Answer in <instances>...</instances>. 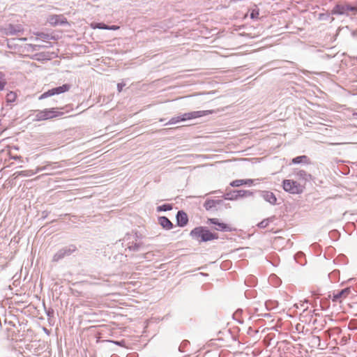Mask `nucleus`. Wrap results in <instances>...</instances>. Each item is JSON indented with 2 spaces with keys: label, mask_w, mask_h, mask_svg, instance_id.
Here are the masks:
<instances>
[{
  "label": "nucleus",
  "mask_w": 357,
  "mask_h": 357,
  "mask_svg": "<svg viewBox=\"0 0 357 357\" xmlns=\"http://www.w3.org/2000/svg\"><path fill=\"white\" fill-rule=\"evenodd\" d=\"M326 281H327V282H328V283H329V282H330V280H329V279H328V278H327V279H326Z\"/></svg>",
  "instance_id": "obj_56"
},
{
  "label": "nucleus",
  "mask_w": 357,
  "mask_h": 357,
  "mask_svg": "<svg viewBox=\"0 0 357 357\" xmlns=\"http://www.w3.org/2000/svg\"><path fill=\"white\" fill-rule=\"evenodd\" d=\"M36 173H37L36 170L35 172H33L32 170H26V171L20 172L19 173V175L24 176H31L36 174Z\"/></svg>",
  "instance_id": "obj_38"
},
{
  "label": "nucleus",
  "mask_w": 357,
  "mask_h": 357,
  "mask_svg": "<svg viewBox=\"0 0 357 357\" xmlns=\"http://www.w3.org/2000/svg\"><path fill=\"white\" fill-rule=\"evenodd\" d=\"M215 211L221 210L223 207L227 208L229 204H225L222 199H215Z\"/></svg>",
  "instance_id": "obj_32"
},
{
  "label": "nucleus",
  "mask_w": 357,
  "mask_h": 357,
  "mask_svg": "<svg viewBox=\"0 0 357 357\" xmlns=\"http://www.w3.org/2000/svg\"><path fill=\"white\" fill-rule=\"evenodd\" d=\"M24 31V29L20 24H9L7 27L5 28V33L8 36H15Z\"/></svg>",
  "instance_id": "obj_16"
},
{
  "label": "nucleus",
  "mask_w": 357,
  "mask_h": 357,
  "mask_svg": "<svg viewBox=\"0 0 357 357\" xmlns=\"http://www.w3.org/2000/svg\"><path fill=\"white\" fill-rule=\"evenodd\" d=\"M313 248H314V252H315V250H316V244L315 243H314Z\"/></svg>",
  "instance_id": "obj_53"
},
{
  "label": "nucleus",
  "mask_w": 357,
  "mask_h": 357,
  "mask_svg": "<svg viewBox=\"0 0 357 357\" xmlns=\"http://www.w3.org/2000/svg\"><path fill=\"white\" fill-rule=\"evenodd\" d=\"M158 223L165 230H170L174 228V224L166 216H159L158 218Z\"/></svg>",
  "instance_id": "obj_17"
},
{
  "label": "nucleus",
  "mask_w": 357,
  "mask_h": 357,
  "mask_svg": "<svg viewBox=\"0 0 357 357\" xmlns=\"http://www.w3.org/2000/svg\"><path fill=\"white\" fill-rule=\"evenodd\" d=\"M265 305L268 310H271L278 307V303L276 301H267Z\"/></svg>",
  "instance_id": "obj_30"
},
{
  "label": "nucleus",
  "mask_w": 357,
  "mask_h": 357,
  "mask_svg": "<svg viewBox=\"0 0 357 357\" xmlns=\"http://www.w3.org/2000/svg\"><path fill=\"white\" fill-rule=\"evenodd\" d=\"M34 34L37 36V38H36V40L38 38L42 39L43 40H54L55 39L54 36H52L51 34L44 33V32H36Z\"/></svg>",
  "instance_id": "obj_26"
},
{
  "label": "nucleus",
  "mask_w": 357,
  "mask_h": 357,
  "mask_svg": "<svg viewBox=\"0 0 357 357\" xmlns=\"http://www.w3.org/2000/svg\"><path fill=\"white\" fill-rule=\"evenodd\" d=\"M142 245V243H137L136 241H134L130 245H128L127 248L132 252H138Z\"/></svg>",
  "instance_id": "obj_27"
},
{
  "label": "nucleus",
  "mask_w": 357,
  "mask_h": 357,
  "mask_svg": "<svg viewBox=\"0 0 357 357\" xmlns=\"http://www.w3.org/2000/svg\"><path fill=\"white\" fill-rule=\"evenodd\" d=\"M331 13L335 15H345L352 17L357 15V6L344 2L337 3L332 9Z\"/></svg>",
  "instance_id": "obj_3"
},
{
  "label": "nucleus",
  "mask_w": 357,
  "mask_h": 357,
  "mask_svg": "<svg viewBox=\"0 0 357 357\" xmlns=\"http://www.w3.org/2000/svg\"><path fill=\"white\" fill-rule=\"evenodd\" d=\"M107 26H108L107 24H106L103 22H93L91 24V27L93 29L107 30Z\"/></svg>",
  "instance_id": "obj_33"
},
{
  "label": "nucleus",
  "mask_w": 357,
  "mask_h": 357,
  "mask_svg": "<svg viewBox=\"0 0 357 357\" xmlns=\"http://www.w3.org/2000/svg\"><path fill=\"white\" fill-rule=\"evenodd\" d=\"M208 224H211L215 225L214 229L220 231H234L235 229L229 226V225L220 222L218 218H208L207 220Z\"/></svg>",
  "instance_id": "obj_10"
},
{
  "label": "nucleus",
  "mask_w": 357,
  "mask_h": 357,
  "mask_svg": "<svg viewBox=\"0 0 357 357\" xmlns=\"http://www.w3.org/2000/svg\"><path fill=\"white\" fill-rule=\"evenodd\" d=\"M68 215H70L68 213L61 214V215H59V218H63V217L68 216Z\"/></svg>",
  "instance_id": "obj_49"
},
{
  "label": "nucleus",
  "mask_w": 357,
  "mask_h": 357,
  "mask_svg": "<svg viewBox=\"0 0 357 357\" xmlns=\"http://www.w3.org/2000/svg\"><path fill=\"white\" fill-rule=\"evenodd\" d=\"M190 345V342L187 340H183L178 347L180 352L184 353L186 351V348Z\"/></svg>",
  "instance_id": "obj_34"
},
{
  "label": "nucleus",
  "mask_w": 357,
  "mask_h": 357,
  "mask_svg": "<svg viewBox=\"0 0 357 357\" xmlns=\"http://www.w3.org/2000/svg\"><path fill=\"white\" fill-rule=\"evenodd\" d=\"M50 24L53 26L63 25L68 24L67 20L61 15H51L48 20Z\"/></svg>",
  "instance_id": "obj_18"
},
{
  "label": "nucleus",
  "mask_w": 357,
  "mask_h": 357,
  "mask_svg": "<svg viewBox=\"0 0 357 357\" xmlns=\"http://www.w3.org/2000/svg\"><path fill=\"white\" fill-rule=\"evenodd\" d=\"M253 194V192L247 190H234L225 193L222 197L225 199L236 200L239 198L252 196Z\"/></svg>",
  "instance_id": "obj_6"
},
{
  "label": "nucleus",
  "mask_w": 357,
  "mask_h": 357,
  "mask_svg": "<svg viewBox=\"0 0 357 357\" xmlns=\"http://www.w3.org/2000/svg\"><path fill=\"white\" fill-rule=\"evenodd\" d=\"M53 312H53V310H52L51 311H50V310H49L48 312H47V315L48 317H50V316H51V314H53Z\"/></svg>",
  "instance_id": "obj_50"
},
{
  "label": "nucleus",
  "mask_w": 357,
  "mask_h": 357,
  "mask_svg": "<svg viewBox=\"0 0 357 357\" xmlns=\"http://www.w3.org/2000/svg\"><path fill=\"white\" fill-rule=\"evenodd\" d=\"M71 88V85L69 84H64L62 86H56L52 88L51 89L47 90V91L43 93L39 97V100H43L48 97L59 95L65 92L68 91Z\"/></svg>",
  "instance_id": "obj_7"
},
{
  "label": "nucleus",
  "mask_w": 357,
  "mask_h": 357,
  "mask_svg": "<svg viewBox=\"0 0 357 357\" xmlns=\"http://www.w3.org/2000/svg\"><path fill=\"white\" fill-rule=\"evenodd\" d=\"M36 56H41V57H43L42 58L43 59H50V57L49 58L45 57V53H40V54H36Z\"/></svg>",
  "instance_id": "obj_48"
},
{
  "label": "nucleus",
  "mask_w": 357,
  "mask_h": 357,
  "mask_svg": "<svg viewBox=\"0 0 357 357\" xmlns=\"http://www.w3.org/2000/svg\"><path fill=\"white\" fill-rule=\"evenodd\" d=\"M28 46L31 49L32 51H38L40 48H43L45 45L29 44Z\"/></svg>",
  "instance_id": "obj_41"
},
{
  "label": "nucleus",
  "mask_w": 357,
  "mask_h": 357,
  "mask_svg": "<svg viewBox=\"0 0 357 357\" xmlns=\"http://www.w3.org/2000/svg\"><path fill=\"white\" fill-rule=\"evenodd\" d=\"M326 291L327 288L317 287L315 289L314 287V314L315 317L319 316L315 313L316 311L326 309L329 305L328 298H331V295L328 294L327 297L325 296Z\"/></svg>",
  "instance_id": "obj_2"
},
{
  "label": "nucleus",
  "mask_w": 357,
  "mask_h": 357,
  "mask_svg": "<svg viewBox=\"0 0 357 357\" xmlns=\"http://www.w3.org/2000/svg\"><path fill=\"white\" fill-rule=\"evenodd\" d=\"M204 207L206 211H215L216 208L215 199H206L204 204Z\"/></svg>",
  "instance_id": "obj_25"
},
{
  "label": "nucleus",
  "mask_w": 357,
  "mask_h": 357,
  "mask_svg": "<svg viewBox=\"0 0 357 357\" xmlns=\"http://www.w3.org/2000/svg\"><path fill=\"white\" fill-rule=\"evenodd\" d=\"M136 355H137V354L134 353V354H128L127 356V357H135Z\"/></svg>",
  "instance_id": "obj_51"
},
{
  "label": "nucleus",
  "mask_w": 357,
  "mask_h": 357,
  "mask_svg": "<svg viewBox=\"0 0 357 357\" xmlns=\"http://www.w3.org/2000/svg\"><path fill=\"white\" fill-rule=\"evenodd\" d=\"M294 260L301 266H304L307 262L305 255L301 251L294 255Z\"/></svg>",
  "instance_id": "obj_23"
},
{
  "label": "nucleus",
  "mask_w": 357,
  "mask_h": 357,
  "mask_svg": "<svg viewBox=\"0 0 357 357\" xmlns=\"http://www.w3.org/2000/svg\"><path fill=\"white\" fill-rule=\"evenodd\" d=\"M327 17H328V15L327 14H319V20H325Z\"/></svg>",
  "instance_id": "obj_46"
},
{
  "label": "nucleus",
  "mask_w": 357,
  "mask_h": 357,
  "mask_svg": "<svg viewBox=\"0 0 357 357\" xmlns=\"http://www.w3.org/2000/svg\"><path fill=\"white\" fill-rule=\"evenodd\" d=\"M254 183L252 179H236L230 183L231 187H239L243 185H252Z\"/></svg>",
  "instance_id": "obj_21"
},
{
  "label": "nucleus",
  "mask_w": 357,
  "mask_h": 357,
  "mask_svg": "<svg viewBox=\"0 0 357 357\" xmlns=\"http://www.w3.org/2000/svg\"><path fill=\"white\" fill-rule=\"evenodd\" d=\"M190 237L199 243L211 241L218 238L217 233L211 232L207 227H196L190 232Z\"/></svg>",
  "instance_id": "obj_1"
},
{
  "label": "nucleus",
  "mask_w": 357,
  "mask_h": 357,
  "mask_svg": "<svg viewBox=\"0 0 357 357\" xmlns=\"http://www.w3.org/2000/svg\"><path fill=\"white\" fill-rule=\"evenodd\" d=\"M211 110H199V111H193L190 112L184 113L181 115V119L182 121H185L187 120L195 119L197 118H200L204 116H206L209 114H211Z\"/></svg>",
  "instance_id": "obj_9"
},
{
  "label": "nucleus",
  "mask_w": 357,
  "mask_h": 357,
  "mask_svg": "<svg viewBox=\"0 0 357 357\" xmlns=\"http://www.w3.org/2000/svg\"><path fill=\"white\" fill-rule=\"evenodd\" d=\"M21 40L26 41L27 39L26 38H20Z\"/></svg>",
  "instance_id": "obj_52"
},
{
  "label": "nucleus",
  "mask_w": 357,
  "mask_h": 357,
  "mask_svg": "<svg viewBox=\"0 0 357 357\" xmlns=\"http://www.w3.org/2000/svg\"><path fill=\"white\" fill-rule=\"evenodd\" d=\"M165 121V119H160V121H161V122H162V121Z\"/></svg>",
  "instance_id": "obj_55"
},
{
  "label": "nucleus",
  "mask_w": 357,
  "mask_h": 357,
  "mask_svg": "<svg viewBox=\"0 0 357 357\" xmlns=\"http://www.w3.org/2000/svg\"><path fill=\"white\" fill-rule=\"evenodd\" d=\"M6 85V81L5 79V74L2 72H0V91L4 89Z\"/></svg>",
  "instance_id": "obj_35"
},
{
  "label": "nucleus",
  "mask_w": 357,
  "mask_h": 357,
  "mask_svg": "<svg viewBox=\"0 0 357 357\" xmlns=\"http://www.w3.org/2000/svg\"><path fill=\"white\" fill-rule=\"evenodd\" d=\"M180 119H181V115L177 116H174L167 123H166L165 125V126H167V125H172V124H176L177 123L181 122L182 120Z\"/></svg>",
  "instance_id": "obj_36"
},
{
  "label": "nucleus",
  "mask_w": 357,
  "mask_h": 357,
  "mask_svg": "<svg viewBox=\"0 0 357 357\" xmlns=\"http://www.w3.org/2000/svg\"><path fill=\"white\" fill-rule=\"evenodd\" d=\"M112 342H113L114 344L118 345V346H121V347H125V344H126V342L124 340H121V341H111Z\"/></svg>",
  "instance_id": "obj_42"
},
{
  "label": "nucleus",
  "mask_w": 357,
  "mask_h": 357,
  "mask_svg": "<svg viewBox=\"0 0 357 357\" xmlns=\"http://www.w3.org/2000/svg\"><path fill=\"white\" fill-rule=\"evenodd\" d=\"M58 109L59 108L57 107H52L43 110H36L34 121H46L62 116L63 112H59Z\"/></svg>",
  "instance_id": "obj_4"
},
{
  "label": "nucleus",
  "mask_w": 357,
  "mask_h": 357,
  "mask_svg": "<svg viewBox=\"0 0 357 357\" xmlns=\"http://www.w3.org/2000/svg\"><path fill=\"white\" fill-rule=\"evenodd\" d=\"M124 86H125V84L124 83H119L117 84V89H118L119 92H121L123 90V88Z\"/></svg>",
  "instance_id": "obj_43"
},
{
  "label": "nucleus",
  "mask_w": 357,
  "mask_h": 357,
  "mask_svg": "<svg viewBox=\"0 0 357 357\" xmlns=\"http://www.w3.org/2000/svg\"><path fill=\"white\" fill-rule=\"evenodd\" d=\"M173 208V205L172 204H164L160 206H158L156 208L157 212H165L168 211H171Z\"/></svg>",
  "instance_id": "obj_28"
},
{
  "label": "nucleus",
  "mask_w": 357,
  "mask_h": 357,
  "mask_svg": "<svg viewBox=\"0 0 357 357\" xmlns=\"http://www.w3.org/2000/svg\"><path fill=\"white\" fill-rule=\"evenodd\" d=\"M176 221L178 227H184L188 225L189 218L184 211L180 210L176 214Z\"/></svg>",
  "instance_id": "obj_14"
},
{
  "label": "nucleus",
  "mask_w": 357,
  "mask_h": 357,
  "mask_svg": "<svg viewBox=\"0 0 357 357\" xmlns=\"http://www.w3.org/2000/svg\"><path fill=\"white\" fill-rule=\"evenodd\" d=\"M264 317H270V314H266Z\"/></svg>",
  "instance_id": "obj_54"
},
{
  "label": "nucleus",
  "mask_w": 357,
  "mask_h": 357,
  "mask_svg": "<svg viewBox=\"0 0 357 357\" xmlns=\"http://www.w3.org/2000/svg\"><path fill=\"white\" fill-rule=\"evenodd\" d=\"M109 100H110L109 97L99 96L97 102H100V103H101L100 105H102L103 104H106V103L109 102Z\"/></svg>",
  "instance_id": "obj_40"
},
{
  "label": "nucleus",
  "mask_w": 357,
  "mask_h": 357,
  "mask_svg": "<svg viewBox=\"0 0 357 357\" xmlns=\"http://www.w3.org/2000/svg\"><path fill=\"white\" fill-rule=\"evenodd\" d=\"M77 251V248L74 244L64 246L59 249L53 256L52 261L58 262L65 257H69Z\"/></svg>",
  "instance_id": "obj_5"
},
{
  "label": "nucleus",
  "mask_w": 357,
  "mask_h": 357,
  "mask_svg": "<svg viewBox=\"0 0 357 357\" xmlns=\"http://www.w3.org/2000/svg\"><path fill=\"white\" fill-rule=\"evenodd\" d=\"M319 120H320V119L319 117L314 116V122H313L314 131V130L323 131L324 130H326L327 128L324 127L326 126V124L320 122Z\"/></svg>",
  "instance_id": "obj_24"
},
{
  "label": "nucleus",
  "mask_w": 357,
  "mask_h": 357,
  "mask_svg": "<svg viewBox=\"0 0 357 357\" xmlns=\"http://www.w3.org/2000/svg\"><path fill=\"white\" fill-rule=\"evenodd\" d=\"M57 162H48L47 164L42 167H38L36 168V172H40L43 171H50L52 172L56 168L59 167V165H56Z\"/></svg>",
  "instance_id": "obj_19"
},
{
  "label": "nucleus",
  "mask_w": 357,
  "mask_h": 357,
  "mask_svg": "<svg viewBox=\"0 0 357 357\" xmlns=\"http://www.w3.org/2000/svg\"><path fill=\"white\" fill-rule=\"evenodd\" d=\"M327 331H324L319 335H314V347L316 346L319 349H324L327 347V339L329 335Z\"/></svg>",
  "instance_id": "obj_11"
},
{
  "label": "nucleus",
  "mask_w": 357,
  "mask_h": 357,
  "mask_svg": "<svg viewBox=\"0 0 357 357\" xmlns=\"http://www.w3.org/2000/svg\"><path fill=\"white\" fill-rule=\"evenodd\" d=\"M351 293V288L346 287L342 289L335 290L333 292L332 300L334 302H341Z\"/></svg>",
  "instance_id": "obj_12"
},
{
  "label": "nucleus",
  "mask_w": 357,
  "mask_h": 357,
  "mask_svg": "<svg viewBox=\"0 0 357 357\" xmlns=\"http://www.w3.org/2000/svg\"><path fill=\"white\" fill-rule=\"evenodd\" d=\"M259 15V10L258 8L252 9L250 12V16L252 20H256L258 18Z\"/></svg>",
  "instance_id": "obj_39"
},
{
  "label": "nucleus",
  "mask_w": 357,
  "mask_h": 357,
  "mask_svg": "<svg viewBox=\"0 0 357 357\" xmlns=\"http://www.w3.org/2000/svg\"><path fill=\"white\" fill-rule=\"evenodd\" d=\"M119 29L118 26L116 25H108L107 30H117Z\"/></svg>",
  "instance_id": "obj_44"
},
{
  "label": "nucleus",
  "mask_w": 357,
  "mask_h": 357,
  "mask_svg": "<svg viewBox=\"0 0 357 357\" xmlns=\"http://www.w3.org/2000/svg\"><path fill=\"white\" fill-rule=\"evenodd\" d=\"M259 196L263 198L266 202L269 203L271 205L277 204V197L275 195L269 190H258Z\"/></svg>",
  "instance_id": "obj_13"
},
{
  "label": "nucleus",
  "mask_w": 357,
  "mask_h": 357,
  "mask_svg": "<svg viewBox=\"0 0 357 357\" xmlns=\"http://www.w3.org/2000/svg\"><path fill=\"white\" fill-rule=\"evenodd\" d=\"M16 98H17V95L13 91L8 92L6 96V102L8 104L14 102L15 101Z\"/></svg>",
  "instance_id": "obj_29"
},
{
  "label": "nucleus",
  "mask_w": 357,
  "mask_h": 357,
  "mask_svg": "<svg viewBox=\"0 0 357 357\" xmlns=\"http://www.w3.org/2000/svg\"><path fill=\"white\" fill-rule=\"evenodd\" d=\"M269 222H270L269 218L264 219L257 224V227L261 229H264L268 225Z\"/></svg>",
  "instance_id": "obj_37"
},
{
  "label": "nucleus",
  "mask_w": 357,
  "mask_h": 357,
  "mask_svg": "<svg viewBox=\"0 0 357 357\" xmlns=\"http://www.w3.org/2000/svg\"><path fill=\"white\" fill-rule=\"evenodd\" d=\"M296 174L297 177H298L299 178H302L305 181H307L308 178H311V175L307 174L306 172L304 170H298V172H296Z\"/></svg>",
  "instance_id": "obj_31"
},
{
  "label": "nucleus",
  "mask_w": 357,
  "mask_h": 357,
  "mask_svg": "<svg viewBox=\"0 0 357 357\" xmlns=\"http://www.w3.org/2000/svg\"><path fill=\"white\" fill-rule=\"evenodd\" d=\"M351 324H352V322L350 321V323L349 324V328L350 330H352V331L356 330L357 329V326H355V325L351 326Z\"/></svg>",
  "instance_id": "obj_45"
},
{
  "label": "nucleus",
  "mask_w": 357,
  "mask_h": 357,
  "mask_svg": "<svg viewBox=\"0 0 357 357\" xmlns=\"http://www.w3.org/2000/svg\"><path fill=\"white\" fill-rule=\"evenodd\" d=\"M292 164H310V159L305 155H299L291 160Z\"/></svg>",
  "instance_id": "obj_22"
},
{
  "label": "nucleus",
  "mask_w": 357,
  "mask_h": 357,
  "mask_svg": "<svg viewBox=\"0 0 357 357\" xmlns=\"http://www.w3.org/2000/svg\"><path fill=\"white\" fill-rule=\"evenodd\" d=\"M49 214V212L44 211L42 212V219H45Z\"/></svg>",
  "instance_id": "obj_47"
},
{
  "label": "nucleus",
  "mask_w": 357,
  "mask_h": 357,
  "mask_svg": "<svg viewBox=\"0 0 357 357\" xmlns=\"http://www.w3.org/2000/svg\"><path fill=\"white\" fill-rule=\"evenodd\" d=\"M137 238H138V236H137V233H135V234L127 233L125 235V236L123 237V238L122 240H119V241H123L122 245L124 243H126V245L128 247V245H130L134 241H137Z\"/></svg>",
  "instance_id": "obj_20"
},
{
  "label": "nucleus",
  "mask_w": 357,
  "mask_h": 357,
  "mask_svg": "<svg viewBox=\"0 0 357 357\" xmlns=\"http://www.w3.org/2000/svg\"><path fill=\"white\" fill-rule=\"evenodd\" d=\"M326 321L323 317L317 316L314 319V335H319L321 330L325 327Z\"/></svg>",
  "instance_id": "obj_15"
},
{
  "label": "nucleus",
  "mask_w": 357,
  "mask_h": 357,
  "mask_svg": "<svg viewBox=\"0 0 357 357\" xmlns=\"http://www.w3.org/2000/svg\"><path fill=\"white\" fill-rule=\"evenodd\" d=\"M282 188L284 191L291 194H300L303 192V187L297 181L285 179L282 182Z\"/></svg>",
  "instance_id": "obj_8"
}]
</instances>
